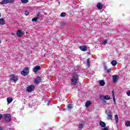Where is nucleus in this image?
Returning a JSON list of instances; mask_svg holds the SVG:
<instances>
[{
  "instance_id": "obj_35",
  "label": "nucleus",
  "mask_w": 130,
  "mask_h": 130,
  "mask_svg": "<svg viewBox=\"0 0 130 130\" xmlns=\"http://www.w3.org/2000/svg\"><path fill=\"white\" fill-rule=\"evenodd\" d=\"M3 114H0V120H2V119H3Z\"/></svg>"
},
{
  "instance_id": "obj_3",
  "label": "nucleus",
  "mask_w": 130,
  "mask_h": 130,
  "mask_svg": "<svg viewBox=\"0 0 130 130\" xmlns=\"http://www.w3.org/2000/svg\"><path fill=\"white\" fill-rule=\"evenodd\" d=\"M105 113L107 115V119L108 120H110V119H112V113H111V110H106Z\"/></svg>"
},
{
  "instance_id": "obj_18",
  "label": "nucleus",
  "mask_w": 130,
  "mask_h": 130,
  "mask_svg": "<svg viewBox=\"0 0 130 130\" xmlns=\"http://www.w3.org/2000/svg\"><path fill=\"white\" fill-rule=\"evenodd\" d=\"M125 126H127V127L130 126V121L126 120L125 121Z\"/></svg>"
},
{
  "instance_id": "obj_7",
  "label": "nucleus",
  "mask_w": 130,
  "mask_h": 130,
  "mask_svg": "<svg viewBox=\"0 0 130 130\" xmlns=\"http://www.w3.org/2000/svg\"><path fill=\"white\" fill-rule=\"evenodd\" d=\"M34 88H35V86L30 85L26 88V91L27 92H32Z\"/></svg>"
},
{
  "instance_id": "obj_20",
  "label": "nucleus",
  "mask_w": 130,
  "mask_h": 130,
  "mask_svg": "<svg viewBox=\"0 0 130 130\" xmlns=\"http://www.w3.org/2000/svg\"><path fill=\"white\" fill-rule=\"evenodd\" d=\"M0 25H5V19L0 18Z\"/></svg>"
},
{
  "instance_id": "obj_8",
  "label": "nucleus",
  "mask_w": 130,
  "mask_h": 130,
  "mask_svg": "<svg viewBox=\"0 0 130 130\" xmlns=\"http://www.w3.org/2000/svg\"><path fill=\"white\" fill-rule=\"evenodd\" d=\"M117 80H118V76L115 75L113 76V82L114 83H116L117 82Z\"/></svg>"
},
{
  "instance_id": "obj_24",
  "label": "nucleus",
  "mask_w": 130,
  "mask_h": 130,
  "mask_svg": "<svg viewBox=\"0 0 130 130\" xmlns=\"http://www.w3.org/2000/svg\"><path fill=\"white\" fill-rule=\"evenodd\" d=\"M100 98L101 100H105V96L103 95H101L100 96Z\"/></svg>"
},
{
  "instance_id": "obj_39",
  "label": "nucleus",
  "mask_w": 130,
  "mask_h": 130,
  "mask_svg": "<svg viewBox=\"0 0 130 130\" xmlns=\"http://www.w3.org/2000/svg\"><path fill=\"white\" fill-rule=\"evenodd\" d=\"M105 71H107V67L106 66H105Z\"/></svg>"
},
{
  "instance_id": "obj_27",
  "label": "nucleus",
  "mask_w": 130,
  "mask_h": 130,
  "mask_svg": "<svg viewBox=\"0 0 130 130\" xmlns=\"http://www.w3.org/2000/svg\"><path fill=\"white\" fill-rule=\"evenodd\" d=\"M105 99L106 100H109V99H110V96H109V95L105 96Z\"/></svg>"
},
{
  "instance_id": "obj_38",
  "label": "nucleus",
  "mask_w": 130,
  "mask_h": 130,
  "mask_svg": "<svg viewBox=\"0 0 130 130\" xmlns=\"http://www.w3.org/2000/svg\"><path fill=\"white\" fill-rule=\"evenodd\" d=\"M102 130H108L107 127L103 128Z\"/></svg>"
},
{
  "instance_id": "obj_17",
  "label": "nucleus",
  "mask_w": 130,
  "mask_h": 130,
  "mask_svg": "<svg viewBox=\"0 0 130 130\" xmlns=\"http://www.w3.org/2000/svg\"><path fill=\"white\" fill-rule=\"evenodd\" d=\"M90 105H91V102H90L89 101H87L85 103V107L88 108V107H89Z\"/></svg>"
},
{
  "instance_id": "obj_1",
  "label": "nucleus",
  "mask_w": 130,
  "mask_h": 130,
  "mask_svg": "<svg viewBox=\"0 0 130 130\" xmlns=\"http://www.w3.org/2000/svg\"><path fill=\"white\" fill-rule=\"evenodd\" d=\"M79 80V76L77 74H75L73 75L72 78L71 79V81L72 82L73 85H76L78 84V81Z\"/></svg>"
},
{
  "instance_id": "obj_37",
  "label": "nucleus",
  "mask_w": 130,
  "mask_h": 130,
  "mask_svg": "<svg viewBox=\"0 0 130 130\" xmlns=\"http://www.w3.org/2000/svg\"><path fill=\"white\" fill-rule=\"evenodd\" d=\"M126 94H127V96H130V91L127 92Z\"/></svg>"
},
{
  "instance_id": "obj_41",
  "label": "nucleus",
  "mask_w": 130,
  "mask_h": 130,
  "mask_svg": "<svg viewBox=\"0 0 130 130\" xmlns=\"http://www.w3.org/2000/svg\"><path fill=\"white\" fill-rule=\"evenodd\" d=\"M0 130H3V128L0 127Z\"/></svg>"
},
{
  "instance_id": "obj_11",
  "label": "nucleus",
  "mask_w": 130,
  "mask_h": 130,
  "mask_svg": "<svg viewBox=\"0 0 130 130\" xmlns=\"http://www.w3.org/2000/svg\"><path fill=\"white\" fill-rule=\"evenodd\" d=\"M17 35L18 37H22V35H23V31L22 30H18L17 32Z\"/></svg>"
},
{
  "instance_id": "obj_4",
  "label": "nucleus",
  "mask_w": 130,
  "mask_h": 130,
  "mask_svg": "<svg viewBox=\"0 0 130 130\" xmlns=\"http://www.w3.org/2000/svg\"><path fill=\"white\" fill-rule=\"evenodd\" d=\"M21 74L24 76H28L29 74V69H28V68H25L21 72Z\"/></svg>"
},
{
  "instance_id": "obj_9",
  "label": "nucleus",
  "mask_w": 130,
  "mask_h": 130,
  "mask_svg": "<svg viewBox=\"0 0 130 130\" xmlns=\"http://www.w3.org/2000/svg\"><path fill=\"white\" fill-rule=\"evenodd\" d=\"M41 81V78L40 77H38L37 78H36L35 80V84H39L40 82Z\"/></svg>"
},
{
  "instance_id": "obj_23",
  "label": "nucleus",
  "mask_w": 130,
  "mask_h": 130,
  "mask_svg": "<svg viewBox=\"0 0 130 130\" xmlns=\"http://www.w3.org/2000/svg\"><path fill=\"white\" fill-rule=\"evenodd\" d=\"M115 120L116 123L118 122V116L117 115H115Z\"/></svg>"
},
{
  "instance_id": "obj_29",
  "label": "nucleus",
  "mask_w": 130,
  "mask_h": 130,
  "mask_svg": "<svg viewBox=\"0 0 130 130\" xmlns=\"http://www.w3.org/2000/svg\"><path fill=\"white\" fill-rule=\"evenodd\" d=\"M83 127H84V124H80L79 125V128H83Z\"/></svg>"
},
{
  "instance_id": "obj_28",
  "label": "nucleus",
  "mask_w": 130,
  "mask_h": 130,
  "mask_svg": "<svg viewBox=\"0 0 130 130\" xmlns=\"http://www.w3.org/2000/svg\"><path fill=\"white\" fill-rule=\"evenodd\" d=\"M37 20H38V18H37V17L31 19L32 22H36V21H37Z\"/></svg>"
},
{
  "instance_id": "obj_26",
  "label": "nucleus",
  "mask_w": 130,
  "mask_h": 130,
  "mask_svg": "<svg viewBox=\"0 0 130 130\" xmlns=\"http://www.w3.org/2000/svg\"><path fill=\"white\" fill-rule=\"evenodd\" d=\"M86 63L87 65V67H90V58L87 59Z\"/></svg>"
},
{
  "instance_id": "obj_42",
  "label": "nucleus",
  "mask_w": 130,
  "mask_h": 130,
  "mask_svg": "<svg viewBox=\"0 0 130 130\" xmlns=\"http://www.w3.org/2000/svg\"><path fill=\"white\" fill-rule=\"evenodd\" d=\"M1 13H0V18H1Z\"/></svg>"
},
{
  "instance_id": "obj_31",
  "label": "nucleus",
  "mask_w": 130,
  "mask_h": 130,
  "mask_svg": "<svg viewBox=\"0 0 130 130\" xmlns=\"http://www.w3.org/2000/svg\"><path fill=\"white\" fill-rule=\"evenodd\" d=\"M39 16H40V12L37 13L36 15V18H37V19H39Z\"/></svg>"
},
{
  "instance_id": "obj_5",
  "label": "nucleus",
  "mask_w": 130,
  "mask_h": 130,
  "mask_svg": "<svg viewBox=\"0 0 130 130\" xmlns=\"http://www.w3.org/2000/svg\"><path fill=\"white\" fill-rule=\"evenodd\" d=\"M15 0H3L0 2V5H7V4H11L14 3Z\"/></svg>"
},
{
  "instance_id": "obj_40",
  "label": "nucleus",
  "mask_w": 130,
  "mask_h": 130,
  "mask_svg": "<svg viewBox=\"0 0 130 130\" xmlns=\"http://www.w3.org/2000/svg\"><path fill=\"white\" fill-rule=\"evenodd\" d=\"M47 105H48V106L51 105V104L49 103V104H47Z\"/></svg>"
},
{
  "instance_id": "obj_16",
  "label": "nucleus",
  "mask_w": 130,
  "mask_h": 130,
  "mask_svg": "<svg viewBox=\"0 0 130 130\" xmlns=\"http://www.w3.org/2000/svg\"><path fill=\"white\" fill-rule=\"evenodd\" d=\"M111 64H112V66H113V67H115V66L117 64V62L116 61V60H114L111 62Z\"/></svg>"
},
{
  "instance_id": "obj_6",
  "label": "nucleus",
  "mask_w": 130,
  "mask_h": 130,
  "mask_svg": "<svg viewBox=\"0 0 130 130\" xmlns=\"http://www.w3.org/2000/svg\"><path fill=\"white\" fill-rule=\"evenodd\" d=\"M10 78L11 81H12L13 82H15V83H16V82H17V81H18V77L15 76L14 75H11L10 76Z\"/></svg>"
},
{
  "instance_id": "obj_10",
  "label": "nucleus",
  "mask_w": 130,
  "mask_h": 130,
  "mask_svg": "<svg viewBox=\"0 0 130 130\" xmlns=\"http://www.w3.org/2000/svg\"><path fill=\"white\" fill-rule=\"evenodd\" d=\"M79 48L80 50H82V51H87V46L83 45L79 47Z\"/></svg>"
},
{
  "instance_id": "obj_43",
  "label": "nucleus",
  "mask_w": 130,
  "mask_h": 130,
  "mask_svg": "<svg viewBox=\"0 0 130 130\" xmlns=\"http://www.w3.org/2000/svg\"><path fill=\"white\" fill-rule=\"evenodd\" d=\"M0 43H1V41H0Z\"/></svg>"
},
{
  "instance_id": "obj_25",
  "label": "nucleus",
  "mask_w": 130,
  "mask_h": 130,
  "mask_svg": "<svg viewBox=\"0 0 130 130\" xmlns=\"http://www.w3.org/2000/svg\"><path fill=\"white\" fill-rule=\"evenodd\" d=\"M66 16H67V13H64V12H62V13H61L60 14V17H66Z\"/></svg>"
},
{
  "instance_id": "obj_33",
  "label": "nucleus",
  "mask_w": 130,
  "mask_h": 130,
  "mask_svg": "<svg viewBox=\"0 0 130 130\" xmlns=\"http://www.w3.org/2000/svg\"><path fill=\"white\" fill-rule=\"evenodd\" d=\"M107 73H108V74H109V73H111V68H110L109 69L107 70Z\"/></svg>"
},
{
  "instance_id": "obj_12",
  "label": "nucleus",
  "mask_w": 130,
  "mask_h": 130,
  "mask_svg": "<svg viewBox=\"0 0 130 130\" xmlns=\"http://www.w3.org/2000/svg\"><path fill=\"white\" fill-rule=\"evenodd\" d=\"M40 66H36L34 69V73H36V72H37L38 71H39V70H40Z\"/></svg>"
},
{
  "instance_id": "obj_14",
  "label": "nucleus",
  "mask_w": 130,
  "mask_h": 130,
  "mask_svg": "<svg viewBox=\"0 0 130 130\" xmlns=\"http://www.w3.org/2000/svg\"><path fill=\"white\" fill-rule=\"evenodd\" d=\"M96 7L98 8H99V10H102V8H103V6H102V4H101L100 3L98 4Z\"/></svg>"
},
{
  "instance_id": "obj_22",
  "label": "nucleus",
  "mask_w": 130,
  "mask_h": 130,
  "mask_svg": "<svg viewBox=\"0 0 130 130\" xmlns=\"http://www.w3.org/2000/svg\"><path fill=\"white\" fill-rule=\"evenodd\" d=\"M22 4H28L29 1L28 0H21Z\"/></svg>"
},
{
  "instance_id": "obj_30",
  "label": "nucleus",
  "mask_w": 130,
  "mask_h": 130,
  "mask_svg": "<svg viewBox=\"0 0 130 130\" xmlns=\"http://www.w3.org/2000/svg\"><path fill=\"white\" fill-rule=\"evenodd\" d=\"M29 13L27 11H26L24 12V15H25V16H28L29 15Z\"/></svg>"
},
{
  "instance_id": "obj_2",
  "label": "nucleus",
  "mask_w": 130,
  "mask_h": 130,
  "mask_svg": "<svg viewBox=\"0 0 130 130\" xmlns=\"http://www.w3.org/2000/svg\"><path fill=\"white\" fill-rule=\"evenodd\" d=\"M3 119L5 121H7L8 122H10L11 120H12V116H11V115L10 114H5L3 115Z\"/></svg>"
},
{
  "instance_id": "obj_19",
  "label": "nucleus",
  "mask_w": 130,
  "mask_h": 130,
  "mask_svg": "<svg viewBox=\"0 0 130 130\" xmlns=\"http://www.w3.org/2000/svg\"><path fill=\"white\" fill-rule=\"evenodd\" d=\"M99 83L100 86H103L105 85V81H104V80H101Z\"/></svg>"
},
{
  "instance_id": "obj_32",
  "label": "nucleus",
  "mask_w": 130,
  "mask_h": 130,
  "mask_svg": "<svg viewBox=\"0 0 130 130\" xmlns=\"http://www.w3.org/2000/svg\"><path fill=\"white\" fill-rule=\"evenodd\" d=\"M106 43H107V41L106 40H105L102 42V44L105 45V44H106Z\"/></svg>"
},
{
  "instance_id": "obj_34",
  "label": "nucleus",
  "mask_w": 130,
  "mask_h": 130,
  "mask_svg": "<svg viewBox=\"0 0 130 130\" xmlns=\"http://www.w3.org/2000/svg\"><path fill=\"white\" fill-rule=\"evenodd\" d=\"M112 94L113 98H114L115 97V95H114V91H112Z\"/></svg>"
},
{
  "instance_id": "obj_36",
  "label": "nucleus",
  "mask_w": 130,
  "mask_h": 130,
  "mask_svg": "<svg viewBox=\"0 0 130 130\" xmlns=\"http://www.w3.org/2000/svg\"><path fill=\"white\" fill-rule=\"evenodd\" d=\"M113 99L114 103V104H115L116 103V102H115V97L114 98H113Z\"/></svg>"
},
{
  "instance_id": "obj_13",
  "label": "nucleus",
  "mask_w": 130,
  "mask_h": 130,
  "mask_svg": "<svg viewBox=\"0 0 130 130\" xmlns=\"http://www.w3.org/2000/svg\"><path fill=\"white\" fill-rule=\"evenodd\" d=\"M100 125H101L102 127H105V126H106V124L105 123V122L101 121V122H100Z\"/></svg>"
},
{
  "instance_id": "obj_21",
  "label": "nucleus",
  "mask_w": 130,
  "mask_h": 130,
  "mask_svg": "<svg viewBox=\"0 0 130 130\" xmlns=\"http://www.w3.org/2000/svg\"><path fill=\"white\" fill-rule=\"evenodd\" d=\"M72 108H73V105L71 104L68 105V110H71V109H72Z\"/></svg>"
},
{
  "instance_id": "obj_15",
  "label": "nucleus",
  "mask_w": 130,
  "mask_h": 130,
  "mask_svg": "<svg viewBox=\"0 0 130 130\" xmlns=\"http://www.w3.org/2000/svg\"><path fill=\"white\" fill-rule=\"evenodd\" d=\"M7 103H8V104H10L11 103H12V102L13 101V99L11 97H9L7 99Z\"/></svg>"
}]
</instances>
